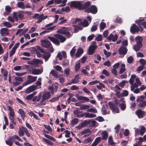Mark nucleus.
Segmentation results:
<instances>
[{
  "mask_svg": "<svg viewBox=\"0 0 146 146\" xmlns=\"http://www.w3.org/2000/svg\"><path fill=\"white\" fill-rule=\"evenodd\" d=\"M50 96L51 95L50 92H40L38 96L33 98L32 101L33 102H39L40 105H44L45 104V101L48 100Z\"/></svg>",
  "mask_w": 146,
  "mask_h": 146,
  "instance_id": "nucleus-1",
  "label": "nucleus"
},
{
  "mask_svg": "<svg viewBox=\"0 0 146 146\" xmlns=\"http://www.w3.org/2000/svg\"><path fill=\"white\" fill-rule=\"evenodd\" d=\"M70 28L62 27L57 31V32L64 34L66 37H69L72 36L71 34L70 33Z\"/></svg>",
  "mask_w": 146,
  "mask_h": 146,
  "instance_id": "nucleus-2",
  "label": "nucleus"
},
{
  "mask_svg": "<svg viewBox=\"0 0 146 146\" xmlns=\"http://www.w3.org/2000/svg\"><path fill=\"white\" fill-rule=\"evenodd\" d=\"M40 42L42 46L46 48H50V51L51 52H53L54 50L50 42L49 41L47 40H40Z\"/></svg>",
  "mask_w": 146,
  "mask_h": 146,
  "instance_id": "nucleus-3",
  "label": "nucleus"
},
{
  "mask_svg": "<svg viewBox=\"0 0 146 146\" xmlns=\"http://www.w3.org/2000/svg\"><path fill=\"white\" fill-rule=\"evenodd\" d=\"M82 1H72L70 2V7L72 8H74L79 10H81V5Z\"/></svg>",
  "mask_w": 146,
  "mask_h": 146,
  "instance_id": "nucleus-4",
  "label": "nucleus"
},
{
  "mask_svg": "<svg viewBox=\"0 0 146 146\" xmlns=\"http://www.w3.org/2000/svg\"><path fill=\"white\" fill-rule=\"evenodd\" d=\"M97 47V46L96 44V42L94 41L92 42V44L89 47L88 50V54L90 55L93 54Z\"/></svg>",
  "mask_w": 146,
  "mask_h": 146,
  "instance_id": "nucleus-5",
  "label": "nucleus"
},
{
  "mask_svg": "<svg viewBox=\"0 0 146 146\" xmlns=\"http://www.w3.org/2000/svg\"><path fill=\"white\" fill-rule=\"evenodd\" d=\"M8 109L9 111V118L12 122H14L15 116V113L14 109L11 106L8 107Z\"/></svg>",
  "mask_w": 146,
  "mask_h": 146,
  "instance_id": "nucleus-6",
  "label": "nucleus"
},
{
  "mask_svg": "<svg viewBox=\"0 0 146 146\" xmlns=\"http://www.w3.org/2000/svg\"><path fill=\"white\" fill-rule=\"evenodd\" d=\"M86 11L87 12L89 13L91 12L93 14H96L97 12V9L95 5H92L90 7L87 9Z\"/></svg>",
  "mask_w": 146,
  "mask_h": 146,
  "instance_id": "nucleus-7",
  "label": "nucleus"
},
{
  "mask_svg": "<svg viewBox=\"0 0 146 146\" xmlns=\"http://www.w3.org/2000/svg\"><path fill=\"white\" fill-rule=\"evenodd\" d=\"M75 96L78 99L81 101L82 103H84L85 102H88L90 100V99L88 98L80 96L78 94H76Z\"/></svg>",
  "mask_w": 146,
  "mask_h": 146,
  "instance_id": "nucleus-8",
  "label": "nucleus"
},
{
  "mask_svg": "<svg viewBox=\"0 0 146 146\" xmlns=\"http://www.w3.org/2000/svg\"><path fill=\"white\" fill-rule=\"evenodd\" d=\"M109 105L110 108L112 110L114 113H119V110L117 107L114 105L111 102H109Z\"/></svg>",
  "mask_w": 146,
  "mask_h": 146,
  "instance_id": "nucleus-9",
  "label": "nucleus"
},
{
  "mask_svg": "<svg viewBox=\"0 0 146 146\" xmlns=\"http://www.w3.org/2000/svg\"><path fill=\"white\" fill-rule=\"evenodd\" d=\"M43 62L41 60H39L38 59H35L33 60L30 64H31L33 65L34 66H38V64H42ZM30 64V63H29Z\"/></svg>",
  "mask_w": 146,
  "mask_h": 146,
  "instance_id": "nucleus-10",
  "label": "nucleus"
},
{
  "mask_svg": "<svg viewBox=\"0 0 146 146\" xmlns=\"http://www.w3.org/2000/svg\"><path fill=\"white\" fill-rule=\"evenodd\" d=\"M142 40L143 39L141 37L139 36H137V51H138L142 46Z\"/></svg>",
  "mask_w": 146,
  "mask_h": 146,
  "instance_id": "nucleus-11",
  "label": "nucleus"
},
{
  "mask_svg": "<svg viewBox=\"0 0 146 146\" xmlns=\"http://www.w3.org/2000/svg\"><path fill=\"white\" fill-rule=\"evenodd\" d=\"M54 3L59 4L61 3L62 4L60 5V7H64L66 5V3L67 2V0H54Z\"/></svg>",
  "mask_w": 146,
  "mask_h": 146,
  "instance_id": "nucleus-12",
  "label": "nucleus"
},
{
  "mask_svg": "<svg viewBox=\"0 0 146 146\" xmlns=\"http://www.w3.org/2000/svg\"><path fill=\"white\" fill-rule=\"evenodd\" d=\"M121 89L117 86L114 90L116 96L118 98H121Z\"/></svg>",
  "mask_w": 146,
  "mask_h": 146,
  "instance_id": "nucleus-13",
  "label": "nucleus"
},
{
  "mask_svg": "<svg viewBox=\"0 0 146 146\" xmlns=\"http://www.w3.org/2000/svg\"><path fill=\"white\" fill-rule=\"evenodd\" d=\"M43 71L42 68L41 69H33L31 71L32 73L34 75H38L41 74Z\"/></svg>",
  "mask_w": 146,
  "mask_h": 146,
  "instance_id": "nucleus-14",
  "label": "nucleus"
},
{
  "mask_svg": "<svg viewBox=\"0 0 146 146\" xmlns=\"http://www.w3.org/2000/svg\"><path fill=\"white\" fill-rule=\"evenodd\" d=\"M26 128L25 127L22 125L19 128L18 131V134L20 136H23L25 134V129Z\"/></svg>",
  "mask_w": 146,
  "mask_h": 146,
  "instance_id": "nucleus-15",
  "label": "nucleus"
},
{
  "mask_svg": "<svg viewBox=\"0 0 146 146\" xmlns=\"http://www.w3.org/2000/svg\"><path fill=\"white\" fill-rule=\"evenodd\" d=\"M79 74H78L76 75L74 79H72L71 80L70 83H69L68 84H77L79 82V79L80 78L79 77Z\"/></svg>",
  "mask_w": 146,
  "mask_h": 146,
  "instance_id": "nucleus-16",
  "label": "nucleus"
},
{
  "mask_svg": "<svg viewBox=\"0 0 146 146\" xmlns=\"http://www.w3.org/2000/svg\"><path fill=\"white\" fill-rule=\"evenodd\" d=\"M0 34L2 36H7L9 34V30L6 28H3L1 29Z\"/></svg>",
  "mask_w": 146,
  "mask_h": 146,
  "instance_id": "nucleus-17",
  "label": "nucleus"
},
{
  "mask_svg": "<svg viewBox=\"0 0 146 146\" xmlns=\"http://www.w3.org/2000/svg\"><path fill=\"white\" fill-rule=\"evenodd\" d=\"M145 111L141 109L137 110V117L139 118H142L145 116Z\"/></svg>",
  "mask_w": 146,
  "mask_h": 146,
  "instance_id": "nucleus-18",
  "label": "nucleus"
},
{
  "mask_svg": "<svg viewBox=\"0 0 146 146\" xmlns=\"http://www.w3.org/2000/svg\"><path fill=\"white\" fill-rule=\"evenodd\" d=\"M48 17L47 15H44L43 14H42L39 16L37 18L38 20L37 21V23H41L42 20L46 19Z\"/></svg>",
  "mask_w": 146,
  "mask_h": 146,
  "instance_id": "nucleus-19",
  "label": "nucleus"
},
{
  "mask_svg": "<svg viewBox=\"0 0 146 146\" xmlns=\"http://www.w3.org/2000/svg\"><path fill=\"white\" fill-rule=\"evenodd\" d=\"M91 133V132L89 130V129H85L81 132L82 135H83L85 134V135L83 136V137L84 138L90 135Z\"/></svg>",
  "mask_w": 146,
  "mask_h": 146,
  "instance_id": "nucleus-20",
  "label": "nucleus"
},
{
  "mask_svg": "<svg viewBox=\"0 0 146 146\" xmlns=\"http://www.w3.org/2000/svg\"><path fill=\"white\" fill-rule=\"evenodd\" d=\"M119 53L121 54H125L127 52V50L126 47L123 46H122L119 50Z\"/></svg>",
  "mask_w": 146,
  "mask_h": 146,
  "instance_id": "nucleus-21",
  "label": "nucleus"
},
{
  "mask_svg": "<svg viewBox=\"0 0 146 146\" xmlns=\"http://www.w3.org/2000/svg\"><path fill=\"white\" fill-rule=\"evenodd\" d=\"M146 128L144 126H141V129L139 130L137 129V134L139 133L140 135L142 136L146 131Z\"/></svg>",
  "mask_w": 146,
  "mask_h": 146,
  "instance_id": "nucleus-22",
  "label": "nucleus"
},
{
  "mask_svg": "<svg viewBox=\"0 0 146 146\" xmlns=\"http://www.w3.org/2000/svg\"><path fill=\"white\" fill-rule=\"evenodd\" d=\"M37 78V76H34L30 75H28L27 76L28 80L30 83L35 82Z\"/></svg>",
  "mask_w": 146,
  "mask_h": 146,
  "instance_id": "nucleus-23",
  "label": "nucleus"
},
{
  "mask_svg": "<svg viewBox=\"0 0 146 146\" xmlns=\"http://www.w3.org/2000/svg\"><path fill=\"white\" fill-rule=\"evenodd\" d=\"M10 139H12V141L15 142V140H17L20 142H23V141L17 135H14L13 136H11L10 137Z\"/></svg>",
  "mask_w": 146,
  "mask_h": 146,
  "instance_id": "nucleus-24",
  "label": "nucleus"
},
{
  "mask_svg": "<svg viewBox=\"0 0 146 146\" xmlns=\"http://www.w3.org/2000/svg\"><path fill=\"white\" fill-rule=\"evenodd\" d=\"M37 86H32L28 87L27 89L26 92L28 93H30L36 89Z\"/></svg>",
  "mask_w": 146,
  "mask_h": 146,
  "instance_id": "nucleus-25",
  "label": "nucleus"
},
{
  "mask_svg": "<svg viewBox=\"0 0 146 146\" xmlns=\"http://www.w3.org/2000/svg\"><path fill=\"white\" fill-rule=\"evenodd\" d=\"M13 16H9V17L7 18V20L11 22H14V21L15 19L17 20V18L16 15V13L15 12H14L13 13Z\"/></svg>",
  "mask_w": 146,
  "mask_h": 146,
  "instance_id": "nucleus-26",
  "label": "nucleus"
},
{
  "mask_svg": "<svg viewBox=\"0 0 146 146\" xmlns=\"http://www.w3.org/2000/svg\"><path fill=\"white\" fill-rule=\"evenodd\" d=\"M18 112L21 115L23 120H24L25 116V113L24 111L22 109H20L18 110Z\"/></svg>",
  "mask_w": 146,
  "mask_h": 146,
  "instance_id": "nucleus-27",
  "label": "nucleus"
},
{
  "mask_svg": "<svg viewBox=\"0 0 146 146\" xmlns=\"http://www.w3.org/2000/svg\"><path fill=\"white\" fill-rule=\"evenodd\" d=\"M48 38L53 43L55 44L58 45L60 43L59 40L55 38L49 36Z\"/></svg>",
  "mask_w": 146,
  "mask_h": 146,
  "instance_id": "nucleus-28",
  "label": "nucleus"
},
{
  "mask_svg": "<svg viewBox=\"0 0 146 146\" xmlns=\"http://www.w3.org/2000/svg\"><path fill=\"white\" fill-rule=\"evenodd\" d=\"M54 36L55 37L59 39L61 42H63L66 40V39L64 37L59 34H56L54 35Z\"/></svg>",
  "mask_w": 146,
  "mask_h": 146,
  "instance_id": "nucleus-29",
  "label": "nucleus"
},
{
  "mask_svg": "<svg viewBox=\"0 0 146 146\" xmlns=\"http://www.w3.org/2000/svg\"><path fill=\"white\" fill-rule=\"evenodd\" d=\"M136 76L135 74H132L129 80V82L130 84H133L134 80L135 79L136 82H137V78H136Z\"/></svg>",
  "mask_w": 146,
  "mask_h": 146,
  "instance_id": "nucleus-30",
  "label": "nucleus"
},
{
  "mask_svg": "<svg viewBox=\"0 0 146 146\" xmlns=\"http://www.w3.org/2000/svg\"><path fill=\"white\" fill-rule=\"evenodd\" d=\"M1 73L3 75L4 80H7L8 74V72L7 70H5L4 69L2 68L1 69Z\"/></svg>",
  "mask_w": 146,
  "mask_h": 146,
  "instance_id": "nucleus-31",
  "label": "nucleus"
},
{
  "mask_svg": "<svg viewBox=\"0 0 146 146\" xmlns=\"http://www.w3.org/2000/svg\"><path fill=\"white\" fill-rule=\"evenodd\" d=\"M102 139L103 140H106L108 136V132L106 131H102Z\"/></svg>",
  "mask_w": 146,
  "mask_h": 146,
  "instance_id": "nucleus-32",
  "label": "nucleus"
},
{
  "mask_svg": "<svg viewBox=\"0 0 146 146\" xmlns=\"http://www.w3.org/2000/svg\"><path fill=\"white\" fill-rule=\"evenodd\" d=\"M73 23L76 24V25H73V26L75 27L76 28H77L78 27V25H80L82 24V21L80 19H77Z\"/></svg>",
  "mask_w": 146,
  "mask_h": 146,
  "instance_id": "nucleus-33",
  "label": "nucleus"
},
{
  "mask_svg": "<svg viewBox=\"0 0 146 146\" xmlns=\"http://www.w3.org/2000/svg\"><path fill=\"white\" fill-rule=\"evenodd\" d=\"M84 1H82V5H81V10L85 9L86 8L89 7L90 5V2H88L85 3V4H83Z\"/></svg>",
  "mask_w": 146,
  "mask_h": 146,
  "instance_id": "nucleus-34",
  "label": "nucleus"
},
{
  "mask_svg": "<svg viewBox=\"0 0 146 146\" xmlns=\"http://www.w3.org/2000/svg\"><path fill=\"white\" fill-rule=\"evenodd\" d=\"M115 102L117 105L118 106L120 105L121 109L122 110H124L126 108V105L124 103L120 104V103H118L117 100H115Z\"/></svg>",
  "mask_w": 146,
  "mask_h": 146,
  "instance_id": "nucleus-35",
  "label": "nucleus"
},
{
  "mask_svg": "<svg viewBox=\"0 0 146 146\" xmlns=\"http://www.w3.org/2000/svg\"><path fill=\"white\" fill-rule=\"evenodd\" d=\"M132 85L131 87V90L133 91L135 93H137V84L136 83H135L134 85Z\"/></svg>",
  "mask_w": 146,
  "mask_h": 146,
  "instance_id": "nucleus-36",
  "label": "nucleus"
},
{
  "mask_svg": "<svg viewBox=\"0 0 146 146\" xmlns=\"http://www.w3.org/2000/svg\"><path fill=\"white\" fill-rule=\"evenodd\" d=\"M137 27L135 24H133V26L131 27L130 32L132 34H134L137 31Z\"/></svg>",
  "mask_w": 146,
  "mask_h": 146,
  "instance_id": "nucleus-37",
  "label": "nucleus"
},
{
  "mask_svg": "<svg viewBox=\"0 0 146 146\" xmlns=\"http://www.w3.org/2000/svg\"><path fill=\"white\" fill-rule=\"evenodd\" d=\"M83 52V50L81 48H79L76 54V57H79L82 54Z\"/></svg>",
  "mask_w": 146,
  "mask_h": 146,
  "instance_id": "nucleus-38",
  "label": "nucleus"
},
{
  "mask_svg": "<svg viewBox=\"0 0 146 146\" xmlns=\"http://www.w3.org/2000/svg\"><path fill=\"white\" fill-rule=\"evenodd\" d=\"M50 54L49 53L45 52L43 55V58L44 59L46 62L47 61L48 59L50 58Z\"/></svg>",
  "mask_w": 146,
  "mask_h": 146,
  "instance_id": "nucleus-39",
  "label": "nucleus"
},
{
  "mask_svg": "<svg viewBox=\"0 0 146 146\" xmlns=\"http://www.w3.org/2000/svg\"><path fill=\"white\" fill-rule=\"evenodd\" d=\"M146 106V101L140 102L138 104V106L139 108L142 107L144 108Z\"/></svg>",
  "mask_w": 146,
  "mask_h": 146,
  "instance_id": "nucleus-40",
  "label": "nucleus"
},
{
  "mask_svg": "<svg viewBox=\"0 0 146 146\" xmlns=\"http://www.w3.org/2000/svg\"><path fill=\"white\" fill-rule=\"evenodd\" d=\"M2 24L3 26L8 28H10L12 27V25L9 22L5 21L3 22Z\"/></svg>",
  "mask_w": 146,
  "mask_h": 146,
  "instance_id": "nucleus-41",
  "label": "nucleus"
},
{
  "mask_svg": "<svg viewBox=\"0 0 146 146\" xmlns=\"http://www.w3.org/2000/svg\"><path fill=\"white\" fill-rule=\"evenodd\" d=\"M29 115L31 117H33L36 119H39L38 117L33 112L31 111L28 113Z\"/></svg>",
  "mask_w": 146,
  "mask_h": 146,
  "instance_id": "nucleus-42",
  "label": "nucleus"
},
{
  "mask_svg": "<svg viewBox=\"0 0 146 146\" xmlns=\"http://www.w3.org/2000/svg\"><path fill=\"white\" fill-rule=\"evenodd\" d=\"M36 94V92H35L33 93L28 95L26 97V99L28 100H31L33 96L35 95Z\"/></svg>",
  "mask_w": 146,
  "mask_h": 146,
  "instance_id": "nucleus-43",
  "label": "nucleus"
},
{
  "mask_svg": "<svg viewBox=\"0 0 146 146\" xmlns=\"http://www.w3.org/2000/svg\"><path fill=\"white\" fill-rule=\"evenodd\" d=\"M78 122V120L77 118H74L71 121V124L72 126H73L76 124Z\"/></svg>",
  "mask_w": 146,
  "mask_h": 146,
  "instance_id": "nucleus-44",
  "label": "nucleus"
},
{
  "mask_svg": "<svg viewBox=\"0 0 146 146\" xmlns=\"http://www.w3.org/2000/svg\"><path fill=\"white\" fill-rule=\"evenodd\" d=\"M17 6L19 8L22 9H25V5L24 3L22 2H19L17 4Z\"/></svg>",
  "mask_w": 146,
  "mask_h": 146,
  "instance_id": "nucleus-45",
  "label": "nucleus"
},
{
  "mask_svg": "<svg viewBox=\"0 0 146 146\" xmlns=\"http://www.w3.org/2000/svg\"><path fill=\"white\" fill-rule=\"evenodd\" d=\"M85 117L88 118H93L96 117V114L90 113H86L85 114Z\"/></svg>",
  "mask_w": 146,
  "mask_h": 146,
  "instance_id": "nucleus-46",
  "label": "nucleus"
},
{
  "mask_svg": "<svg viewBox=\"0 0 146 146\" xmlns=\"http://www.w3.org/2000/svg\"><path fill=\"white\" fill-rule=\"evenodd\" d=\"M35 50L36 52L40 51L42 53L44 52L43 49L41 48L40 47L38 46H37L35 49Z\"/></svg>",
  "mask_w": 146,
  "mask_h": 146,
  "instance_id": "nucleus-47",
  "label": "nucleus"
},
{
  "mask_svg": "<svg viewBox=\"0 0 146 146\" xmlns=\"http://www.w3.org/2000/svg\"><path fill=\"white\" fill-rule=\"evenodd\" d=\"M108 142L109 144L111 145H115V143L113 141V138L111 136L109 137L108 138Z\"/></svg>",
  "mask_w": 146,
  "mask_h": 146,
  "instance_id": "nucleus-48",
  "label": "nucleus"
},
{
  "mask_svg": "<svg viewBox=\"0 0 146 146\" xmlns=\"http://www.w3.org/2000/svg\"><path fill=\"white\" fill-rule=\"evenodd\" d=\"M90 108V106L89 105L83 104L80 106V108L81 110H84L86 109H88Z\"/></svg>",
  "mask_w": 146,
  "mask_h": 146,
  "instance_id": "nucleus-49",
  "label": "nucleus"
},
{
  "mask_svg": "<svg viewBox=\"0 0 146 146\" xmlns=\"http://www.w3.org/2000/svg\"><path fill=\"white\" fill-rule=\"evenodd\" d=\"M102 113L104 115H106L108 113H109V111L108 112L106 110L105 106H103L102 108Z\"/></svg>",
  "mask_w": 146,
  "mask_h": 146,
  "instance_id": "nucleus-50",
  "label": "nucleus"
},
{
  "mask_svg": "<svg viewBox=\"0 0 146 146\" xmlns=\"http://www.w3.org/2000/svg\"><path fill=\"white\" fill-rule=\"evenodd\" d=\"M125 65L124 64H122L121 65V67L120 71V74H122L124 72L125 70Z\"/></svg>",
  "mask_w": 146,
  "mask_h": 146,
  "instance_id": "nucleus-51",
  "label": "nucleus"
},
{
  "mask_svg": "<svg viewBox=\"0 0 146 146\" xmlns=\"http://www.w3.org/2000/svg\"><path fill=\"white\" fill-rule=\"evenodd\" d=\"M43 141H44L46 143H48V144L52 146L54 144L51 141H50L45 138H42Z\"/></svg>",
  "mask_w": 146,
  "mask_h": 146,
  "instance_id": "nucleus-52",
  "label": "nucleus"
},
{
  "mask_svg": "<svg viewBox=\"0 0 146 146\" xmlns=\"http://www.w3.org/2000/svg\"><path fill=\"white\" fill-rule=\"evenodd\" d=\"M106 24L104 22H101L100 25V30H103L106 27Z\"/></svg>",
  "mask_w": 146,
  "mask_h": 146,
  "instance_id": "nucleus-53",
  "label": "nucleus"
},
{
  "mask_svg": "<svg viewBox=\"0 0 146 146\" xmlns=\"http://www.w3.org/2000/svg\"><path fill=\"white\" fill-rule=\"evenodd\" d=\"M12 139H10V137L8 139V140L6 141V144L9 146H12L13 145V143L11 141Z\"/></svg>",
  "mask_w": 146,
  "mask_h": 146,
  "instance_id": "nucleus-54",
  "label": "nucleus"
},
{
  "mask_svg": "<svg viewBox=\"0 0 146 146\" xmlns=\"http://www.w3.org/2000/svg\"><path fill=\"white\" fill-rule=\"evenodd\" d=\"M138 139L139 141L141 142L145 141H146V134L143 137V138L141 137H139Z\"/></svg>",
  "mask_w": 146,
  "mask_h": 146,
  "instance_id": "nucleus-55",
  "label": "nucleus"
},
{
  "mask_svg": "<svg viewBox=\"0 0 146 146\" xmlns=\"http://www.w3.org/2000/svg\"><path fill=\"white\" fill-rule=\"evenodd\" d=\"M55 68L58 71L60 72L61 73L63 72L62 68L59 65H57L55 66Z\"/></svg>",
  "mask_w": 146,
  "mask_h": 146,
  "instance_id": "nucleus-56",
  "label": "nucleus"
},
{
  "mask_svg": "<svg viewBox=\"0 0 146 146\" xmlns=\"http://www.w3.org/2000/svg\"><path fill=\"white\" fill-rule=\"evenodd\" d=\"M139 62L142 65L145 66L146 64V61L144 59H140Z\"/></svg>",
  "mask_w": 146,
  "mask_h": 146,
  "instance_id": "nucleus-57",
  "label": "nucleus"
},
{
  "mask_svg": "<svg viewBox=\"0 0 146 146\" xmlns=\"http://www.w3.org/2000/svg\"><path fill=\"white\" fill-rule=\"evenodd\" d=\"M104 55L107 58L109 57L110 56L111 53L110 52H108L106 50H104Z\"/></svg>",
  "mask_w": 146,
  "mask_h": 146,
  "instance_id": "nucleus-58",
  "label": "nucleus"
},
{
  "mask_svg": "<svg viewBox=\"0 0 146 146\" xmlns=\"http://www.w3.org/2000/svg\"><path fill=\"white\" fill-rule=\"evenodd\" d=\"M70 69L69 68H66L64 70L65 74L67 77H68L70 75Z\"/></svg>",
  "mask_w": 146,
  "mask_h": 146,
  "instance_id": "nucleus-59",
  "label": "nucleus"
},
{
  "mask_svg": "<svg viewBox=\"0 0 146 146\" xmlns=\"http://www.w3.org/2000/svg\"><path fill=\"white\" fill-rule=\"evenodd\" d=\"M70 11V8L68 6H66L65 7L62 8L61 9V11L62 12L66 11L68 12Z\"/></svg>",
  "mask_w": 146,
  "mask_h": 146,
  "instance_id": "nucleus-60",
  "label": "nucleus"
},
{
  "mask_svg": "<svg viewBox=\"0 0 146 146\" xmlns=\"http://www.w3.org/2000/svg\"><path fill=\"white\" fill-rule=\"evenodd\" d=\"M80 66V63L79 62H77L75 66V70L76 71L78 70L79 69Z\"/></svg>",
  "mask_w": 146,
  "mask_h": 146,
  "instance_id": "nucleus-61",
  "label": "nucleus"
},
{
  "mask_svg": "<svg viewBox=\"0 0 146 146\" xmlns=\"http://www.w3.org/2000/svg\"><path fill=\"white\" fill-rule=\"evenodd\" d=\"M129 93L127 91L125 90L121 94V98L123 96H127L128 95Z\"/></svg>",
  "mask_w": 146,
  "mask_h": 146,
  "instance_id": "nucleus-62",
  "label": "nucleus"
},
{
  "mask_svg": "<svg viewBox=\"0 0 146 146\" xmlns=\"http://www.w3.org/2000/svg\"><path fill=\"white\" fill-rule=\"evenodd\" d=\"M146 88V87L144 85H143L141 86V87L139 88H137V93L139 92L140 91H142Z\"/></svg>",
  "mask_w": 146,
  "mask_h": 146,
  "instance_id": "nucleus-63",
  "label": "nucleus"
},
{
  "mask_svg": "<svg viewBox=\"0 0 146 146\" xmlns=\"http://www.w3.org/2000/svg\"><path fill=\"white\" fill-rule=\"evenodd\" d=\"M97 97L99 101H102L104 97V96L103 95H102L101 94H99L97 96Z\"/></svg>",
  "mask_w": 146,
  "mask_h": 146,
  "instance_id": "nucleus-64",
  "label": "nucleus"
}]
</instances>
